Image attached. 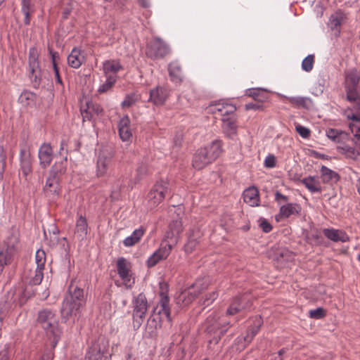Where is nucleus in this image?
Returning a JSON list of instances; mask_svg holds the SVG:
<instances>
[{
	"label": "nucleus",
	"instance_id": "1",
	"mask_svg": "<svg viewBox=\"0 0 360 360\" xmlns=\"http://www.w3.org/2000/svg\"><path fill=\"white\" fill-rule=\"evenodd\" d=\"M221 143L219 140L213 141L210 145L198 149L194 154L193 167L201 169L214 161L221 153Z\"/></svg>",
	"mask_w": 360,
	"mask_h": 360
},
{
	"label": "nucleus",
	"instance_id": "2",
	"mask_svg": "<svg viewBox=\"0 0 360 360\" xmlns=\"http://www.w3.org/2000/svg\"><path fill=\"white\" fill-rule=\"evenodd\" d=\"M31 295V291L22 285L11 290L0 302V314L12 313L14 308L24 304Z\"/></svg>",
	"mask_w": 360,
	"mask_h": 360
},
{
	"label": "nucleus",
	"instance_id": "3",
	"mask_svg": "<svg viewBox=\"0 0 360 360\" xmlns=\"http://www.w3.org/2000/svg\"><path fill=\"white\" fill-rule=\"evenodd\" d=\"M169 193V184L162 180L157 181L147 195V206L150 209L157 207Z\"/></svg>",
	"mask_w": 360,
	"mask_h": 360
},
{
	"label": "nucleus",
	"instance_id": "4",
	"mask_svg": "<svg viewBox=\"0 0 360 360\" xmlns=\"http://www.w3.org/2000/svg\"><path fill=\"white\" fill-rule=\"evenodd\" d=\"M113 156V151L110 148H103L99 151L96 168L97 176H104L110 171L112 167Z\"/></svg>",
	"mask_w": 360,
	"mask_h": 360
},
{
	"label": "nucleus",
	"instance_id": "5",
	"mask_svg": "<svg viewBox=\"0 0 360 360\" xmlns=\"http://www.w3.org/2000/svg\"><path fill=\"white\" fill-rule=\"evenodd\" d=\"M39 322L41 323L42 328L46 331L47 335L51 340L52 347L55 348L62 333L58 323L54 319V316H39Z\"/></svg>",
	"mask_w": 360,
	"mask_h": 360
},
{
	"label": "nucleus",
	"instance_id": "6",
	"mask_svg": "<svg viewBox=\"0 0 360 360\" xmlns=\"http://www.w3.org/2000/svg\"><path fill=\"white\" fill-rule=\"evenodd\" d=\"M29 75L34 87H38L41 82V72L39 61V53L35 47L29 50L28 57Z\"/></svg>",
	"mask_w": 360,
	"mask_h": 360
},
{
	"label": "nucleus",
	"instance_id": "7",
	"mask_svg": "<svg viewBox=\"0 0 360 360\" xmlns=\"http://www.w3.org/2000/svg\"><path fill=\"white\" fill-rule=\"evenodd\" d=\"M262 323L263 321L262 319V316H255L254 326L247 330V334L245 336H239L236 339L233 348H234L236 351L238 352L243 351L246 347V346L252 342L254 337L257 334Z\"/></svg>",
	"mask_w": 360,
	"mask_h": 360
},
{
	"label": "nucleus",
	"instance_id": "8",
	"mask_svg": "<svg viewBox=\"0 0 360 360\" xmlns=\"http://www.w3.org/2000/svg\"><path fill=\"white\" fill-rule=\"evenodd\" d=\"M169 52L168 45L158 37L153 39L146 47V55L153 60L162 58Z\"/></svg>",
	"mask_w": 360,
	"mask_h": 360
},
{
	"label": "nucleus",
	"instance_id": "9",
	"mask_svg": "<svg viewBox=\"0 0 360 360\" xmlns=\"http://www.w3.org/2000/svg\"><path fill=\"white\" fill-rule=\"evenodd\" d=\"M360 75L356 69H351L345 72V89L347 99L356 98L360 91Z\"/></svg>",
	"mask_w": 360,
	"mask_h": 360
},
{
	"label": "nucleus",
	"instance_id": "10",
	"mask_svg": "<svg viewBox=\"0 0 360 360\" xmlns=\"http://www.w3.org/2000/svg\"><path fill=\"white\" fill-rule=\"evenodd\" d=\"M46 261V253L43 250H38L35 254V262L37 267L34 272L30 274V283L39 285L44 278V269Z\"/></svg>",
	"mask_w": 360,
	"mask_h": 360
},
{
	"label": "nucleus",
	"instance_id": "11",
	"mask_svg": "<svg viewBox=\"0 0 360 360\" xmlns=\"http://www.w3.org/2000/svg\"><path fill=\"white\" fill-rule=\"evenodd\" d=\"M208 112L218 115L222 117L235 115L236 107L225 100H220L211 103L207 108Z\"/></svg>",
	"mask_w": 360,
	"mask_h": 360
},
{
	"label": "nucleus",
	"instance_id": "12",
	"mask_svg": "<svg viewBox=\"0 0 360 360\" xmlns=\"http://www.w3.org/2000/svg\"><path fill=\"white\" fill-rule=\"evenodd\" d=\"M117 270L124 285L131 287L134 281L131 279L130 262L124 257H120L117 261Z\"/></svg>",
	"mask_w": 360,
	"mask_h": 360
},
{
	"label": "nucleus",
	"instance_id": "13",
	"mask_svg": "<svg viewBox=\"0 0 360 360\" xmlns=\"http://www.w3.org/2000/svg\"><path fill=\"white\" fill-rule=\"evenodd\" d=\"M200 293L197 284L181 291L176 297V303L181 307L191 304Z\"/></svg>",
	"mask_w": 360,
	"mask_h": 360
},
{
	"label": "nucleus",
	"instance_id": "14",
	"mask_svg": "<svg viewBox=\"0 0 360 360\" xmlns=\"http://www.w3.org/2000/svg\"><path fill=\"white\" fill-rule=\"evenodd\" d=\"M173 248V244L162 243L158 250L153 252L146 261L148 267L155 266L160 261L167 259Z\"/></svg>",
	"mask_w": 360,
	"mask_h": 360
},
{
	"label": "nucleus",
	"instance_id": "15",
	"mask_svg": "<svg viewBox=\"0 0 360 360\" xmlns=\"http://www.w3.org/2000/svg\"><path fill=\"white\" fill-rule=\"evenodd\" d=\"M15 253V248L13 243L4 241L0 245V274L4 266L11 263Z\"/></svg>",
	"mask_w": 360,
	"mask_h": 360
},
{
	"label": "nucleus",
	"instance_id": "16",
	"mask_svg": "<svg viewBox=\"0 0 360 360\" xmlns=\"http://www.w3.org/2000/svg\"><path fill=\"white\" fill-rule=\"evenodd\" d=\"M43 192L49 201L56 200L60 193V180L49 176L43 188Z\"/></svg>",
	"mask_w": 360,
	"mask_h": 360
},
{
	"label": "nucleus",
	"instance_id": "17",
	"mask_svg": "<svg viewBox=\"0 0 360 360\" xmlns=\"http://www.w3.org/2000/svg\"><path fill=\"white\" fill-rule=\"evenodd\" d=\"M148 101L155 105H162L166 102L169 95V90L167 87L157 86L150 90Z\"/></svg>",
	"mask_w": 360,
	"mask_h": 360
},
{
	"label": "nucleus",
	"instance_id": "18",
	"mask_svg": "<svg viewBox=\"0 0 360 360\" xmlns=\"http://www.w3.org/2000/svg\"><path fill=\"white\" fill-rule=\"evenodd\" d=\"M169 298L166 293L162 290L160 292V300L153 308L152 315H170Z\"/></svg>",
	"mask_w": 360,
	"mask_h": 360
},
{
	"label": "nucleus",
	"instance_id": "19",
	"mask_svg": "<svg viewBox=\"0 0 360 360\" xmlns=\"http://www.w3.org/2000/svg\"><path fill=\"white\" fill-rule=\"evenodd\" d=\"M32 158L30 151L22 149L20 154V171L24 177H27L32 171Z\"/></svg>",
	"mask_w": 360,
	"mask_h": 360
},
{
	"label": "nucleus",
	"instance_id": "20",
	"mask_svg": "<svg viewBox=\"0 0 360 360\" xmlns=\"http://www.w3.org/2000/svg\"><path fill=\"white\" fill-rule=\"evenodd\" d=\"M131 121L127 115L122 117L118 122V133L122 141H129L132 136Z\"/></svg>",
	"mask_w": 360,
	"mask_h": 360
},
{
	"label": "nucleus",
	"instance_id": "21",
	"mask_svg": "<svg viewBox=\"0 0 360 360\" xmlns=\"http://www.w3.org/2000/svg\"><path fill=\"white\" fill-rule=\"evenodd\" d=\"M183 231L182 222L181 220L173 221L169 226V231L166 233V238L169 240L166 243L176 244L179 236Z\"/></svg>",
	"mask_w": 360,
	"mask_h": 360
},
{
	"label": "nucleus",
	"instance_id": "22",
	"mask_svg": "<svg viewBox=\"0 0 360 360\" xmlns=\"http://www.w3.org/2000/svg\"><path fill=\"white\" fill-rule=\"evenodd\" d=\"M323 235L328 239L335 243H345L349 240V237L347 233L342 230L333 228L323 229L322 230Z\"/></svg>",
	"mask_w": 360,
	"mask_h": 360
},
{
	"label": "nucleus",
	"instance_id": "23",
	"mask_svg": "<svg viewBox=\"0 0 360 360\" xmlns=\"http://www.w3.org/2000/svg\"><path fill=\"white\" fill-rule=\"evenodd\" d=\"M71 301H76L84 305L85 302L83 290L77 286L71 285L69 287L68 294L65 297V307H68Z\"/></svg>",
	"mask_w": 360,
	"mask_h": 360
},
{
	"label": "nucleus",
	"instance_id": "24",
	"mask_svg": "<svg viewBox=\"0 0 360 360\" xmlns=\"http://www.w3.org/2000/svg\"><path fill=\"white\" fill-rule=\"evenodd\" d=\"M168 72L172 82L181 83L184 79L182 67L179 61H172L168 65Z\"/></svg>",
	"mask_w": 360,
	"mask_h": 360
},
{
	"label": "nucleus",
	"instance_id": "25",
	"mask_svg": "<svg viewBox=\"0 0 360 360\" xmlns=\"http://www.w3.org/2000/svg\"><path fill=\"white\" fill-rule=\"evenodd\" d=\"M222 130L225 135L233 139L237 134V124L236 118L233 116H229L228 117H222Z\"/></svg>",
	"mask_w": 360,
	"mask_h": 360
},
{
	"label": "nucleus",
	"instance_id": "26",
	"mask_svg": "<svg viewBox=\"0 0 360 360\" xmlns=\"http://www.w3.org/2000/svg\"><path fill=\"white\" fill-rule=\"evenodd\" d=\"M40 165L42 167H46L50 165L53 158V150L49 143H43L38 153Z\"/></svg>",
	"mask_w": 360,
	"mask_h": 360
},
{
	"label": "nucleus",
	"instance_id": "27",
	"mask_svg": "<svg viewBox=\"0 0 360 360\" xmlns=\"http://www.w3.org/2000/svg\"><path fill=\"white\" fill-rule=\"evenodd\" d=\"M123 67L119 60H108L103 63V70L105 77L114 76L117 79V72L122 70Z\"/></svg>",
	"mask_w": 360,
	"mask_h": 360
},
{
	"label": "nucleus",
	"instance_id": "28",
	"mask_svg": "<svg viewBox=\"0 0 360 360\" xmlns=\"http://www.w3.org/2000/svg\"><path fill=\"white\" fill-rule=\"evenodd\" d=\"M202 236V233L198 228L193 229L190 231L188 236V241L184 246L186 252H191L198 245L199 240Z\"/></svg>",
	"mask_w": 360,
	"mask_h": 360
},
{
	"label": "nucleus",
	"instance_id": "29",
	"mask_svg": "<svg viewBox=\"0 0 360 360\" xmlns=\"http://www.w3.org/2000/svg\"><path fill=\"white\" fill-rule=\"evenodd\" d=\"M345 15L342 11H337L330 15L328 25L331 30L335 31V35H339L340 26L345 22Z\"/></svg>",
	"mask_w": 360,
	"mask_h": 360
},
{
	"label": "nucleus",
	"instance_id": "30",
	"mask_svg": "<svg viewBox=\"0 0 360 360\" xmlns=\"http://www.w3.org/2000/svg\"><path fill=\"white\" fill-rule=\"evenodd\" d=\"M103 112L101 105L95 103H87L86 109L82 111L83 120H91L94 116H98Z\"/></svg>",
	"mask_w": 360,
	"mask_h": 360
},
{
	"label": "nucleus",
	"instance_id": "31",
	"mask_svg": "<svg viewBox=\"0 0 360 360\" xmlns=\"http://www.w3.org/2000/svg\"><path fill=\"white\" fill-rule=\"evenodd\" d=\"M289 103L296 108L310 109L313 106L312 100L309 97L304 96H285Z\"/></svg>",
	"mask_w": 360,
	"mask_h": 360
},
{
	"label": "nucleus",
	"instance_id": "32",
	"mask_svg": "<svg viewBox=\"0 0 360 360\" xmlns=\"http://www.w3.org/2000/svg\"><path fill=\"white\" fill-rule=\"evenodd\" d=\"M302 210L301 206L297 203H287L280 207L279 215L282 218H288L292 215H297Z\"/></svg>",
	"mask_w": 360,
	"mask_h": 360
},
{
	"label": "nucleus",
	"instance_id": "33",
	"mask_svg": "<svg viewBox=\"0 0 360 360\" xmlns=\"http://www.w3.org/2000/svg\"><path fill=\"white\" fill-rule=\"evenodd\" d=\"M84 61V56L80 49L74 48L68 56V63L72 68H79Z\"/></svg>",
	"mask_w": 360,
	"mask_h": 360
},
{
	"label": "nucleus",
	"instance_id": "34",
	"mask_svg": "<svg viewBox=\"0 0 360 360\" xmlns=\"http://www.w3.org/2000/svg\"><path fill=\"white\" fill-rule=\"evenodd\" d=\"M244 202L250 206H257L259 201V191L255 186H250L243 192Z\"/></svg>",
	"mask_w": 360,
	"mask_h": 360
},
{
	"label": "nucleus",
	"instance_id": "35",
	"mask_svg": "<svg viewBox=\"0 0 360 360\" xmlns=\"http://www.w3.org/2000/svg\"><path fill=\"white\" fill-rule=\"evenodd\" d=\"M302 183L311 193H314L322 192L321 182L319 180L318 177L315 176H309L306 178H304L302 180Z\"/></svg>",
	"mask_w": 360,
	"mask_h": 360
},
{
	"label": "nucleus",
	"instance_id": "36",
	"mask_svg": "<svg viewBox=\"0 0 360 360\" xmlns=\"http://www.w3.org/2000/svg\"><path fill=\"white\" fill-rule=\"evenodd\" d=\"M88 233V224L86 218L82 215L76 221L75 233L79 240H83Z\"/></svg>",
	"mask_w": 360,
	"mask_h": 360
},
{
	"label": "nucleus",
	"instance_id": "37",
	"mask_svg": "<svg viewBox=\"0 0 360 360\" xmlns=\"http://www.w3.org/2000/svg\"><path fill=\"white\" fill-rule=\"evenodd\" d=\"M65 299L63 300L61 313L63 315H77L82 312L84 305L77 302L76 301H71L68 307H65Z\"/></svg>",
	"mask_w": 360,
	"mask_h": 360
},
{
	"label": "nucleus",
	"instance_id": "38",
	"mask_svg": "<svg viewBox=\"0 0 360 360\" xmlns=\"http://www.w3.org/2000/svg\"><path fill=\"white\" fill-rule=\"evenodd\" d=\"M145 233V229L142 227H140L137 229H135L131 236L127 237L123 240V244L125 247H131L135 244L138 243L141 238L143 237Z\"/></svg>",
	"mask_w": 360,
	"mask_h": 360
},
{
	"label": "nucleus",
	"instance_id": "39",
	"mask_svg": "<svg viewBox=\"0 0 360 360\" xmlns=\"http://www.w3.org/2000/svg\"><path fill=\"white\" fill-rule=\"evenodd\" d=\"M148 302L144 295L139 294L134 302V311L139 315H144L147 311Z\"/></svg>",
	"mask_w": 360,
	"mask_h": 360
},
{
	"label": "nucleus",
	"instance_id": "40",
	"mask_svg": "<svg viewBox=\"0 0 360 360\" xmlns=\"http://www.w3.org/2000/svg\"><path fill=\"white\" fill-rule=\"evenodd\" d=\"M321 174L323 183L337 182L340 179V176L336 172L323 165L321 168Z\"/></svg>",
	"mask_w": 360,
	"mask_h": 360
},
{
	"label": "nucleus",
	"instance_id": "41",
	"mask_svg": "<svg viewBox=\"0 0 360 360\" xmlns=\"http://www.w3.org/2000/svg\"><path fill=\"white\" fill-rule=\"evenodd\" d=\"M66 160L56 162L51 167L49 176L60 180V176L66 172Z\"/></svg>",
	"mask_w": 360,
	"mask_h": 360
},
{
	"label": "nucleus",
	"instance_id": "42",
	"mask_svg": "<svg viewBox=\"0 0 360 360\" xmlns=\"http://www.w3.org/2000/svg\"><path fill=\"white\" fill-rule=\"evenodd\" d=\"M246 95L253 98L255 101L259 103H263L268 98L266 94L264 93L262 89H249L246 91Z\"/></svg>",
	"mask_w": 360,
	"mask_h": 360
},
{
	"label": "nucleus",
	"instance_id": "43",
	"mask_svg": "<svg viewBox=\"0 0 360 360\" xmlns=\"http://www.w3.org/2000/svg\"><path fill=\"white\" fill-rule=\"evenodd\" d=\"M349 127L354 134V141L356 146L360 149V122H350Z\"/></svg>",
	"mask_w": 360,
	"mask_h": 360
},
{
	"label": "nucleus",
	"instance_id": "44",
	"mask_svg": "<svg viewBox=\"0 0 360 360\" xmlns=\"http://www.w3.org/2000/svg\"><path fill=\"white\" fill-rule=\"evenodd\" d=\"M105 77L106 79L105 82L102 84L98 89V91L100 94H103L109 91L117 82V79H115L114 76H109Z\"/></svg>",
	"mask_w": 360,
	"mask_h": 360
},
{
	"label": "nucleus",
	"instance_id": "45",
	"mask_svg": "<svg viewBox=\"0 0 360 360\" xmlns=\"http://www.w3.org/2000/svg\"><path fill=\"white\" fill-rule=\"evenodd\" d=\"M34 98L35 95L33 93L29 91H24L20 95L18 100L22 105H29L34 102Z\"/></svg>",
	"mask_w": 360,
	"mask_h": 360
},
{
	"label": "nucleus",
	"instance_id": "46",
	"mask_svg": "<svg viewBox=\"0 0 360 360\" xmlns=\"http://www.w3.org/2000/svg\"><path fill=\"white\" fill-rule=\"evenodd\" d=\"M243 308L240 299L236 298L227 309V315H234L235 314L243 312Z\"/></svg>",
	"mask_w": 360,
	"mask_h": 360
},
{
	"label": "nucleus",
	"instance_id": "47",
	"mask_svg": "<svg viewBox=\"0 0 360 360\" xmlns=\"http://www.w3.org/2000/svg\"><path fill=\"white\" fill-rule=\"evenodd\" d=\"M314 62V55L307 56L302 63V68L306 72H310L313 69Z\"/></svg>",
	"mask_w": 360,
	"mask_h": 360
},
{
	"label": "nucleus",
	"instance_id": "48",
	"mask_svg": "<svg viewBox=\"0 0 360 360\" xmlns=\"http://www.w3.org/2000/svg\"><path fill=\"white\" fill-rule=\"evenodd\" d=\"M138 100V96L135 94L127 95L122 102L121 105L122 108H129L133 105Z\"/></svg>",
	"mask_w": 360,
	"mask_h": 360
},
{
	"label": "nucleus",
	"instance_id": "49",
	"mask_svg": "<svg viewBox=\"0 0 360 360\" xmlns=\"http://www.w3.org/2000/svg\"><path fill=\"white\" fill-rule=\"evenodd\" d=\"M345 155L352 159H356L359 155L358 150L351 146H345L342 148Z\"/></svg>",
	"mask_w": 360,
	"mask_h": 360
},
{
	"label": "nucleus",
	"instance_id": "50",
	"mask_svg": "<svg viewBox=\"0 0 360 360\" xmlns=\"http://www.w3.org/2000/svg\"><path fill=\"white\" fill-rule=\"evenodd\" d=\"M21 11L24 15L33 11L31 0H21Z\"/></svg>",
	"mask_w": 360,
	"mask_h": 360
},
{
	"label": "nucleus",
	"instance_id": "51",
	"mask_svg": "<svg viewBox=\"0 0 360 360\" xmlns=\"http://www.w3.org/2000/svg\"><path fill=\"white\" fill-rule=\"evenodd\" d=\"M6 166V153L3 147L0 146V179L3 178Z\"/></svg>",
	"mask_w": 360,
	"mask_h": 360
},
{
	"label": "nucleus",
	"instance_id": "52",
	"mask_svg": "<svg viewBox=\"0 0 360 360\" xmlns=\"http://www.w3.org/2000/svg\"><path fill=\"white\" fill-rule=\"evenodd\" d=\"M101 357V354L95 349L89 350L84 360H98Z\"/></svg>",
	"mask_w": 360,
	"mask_h": 360
},
{
	"label": "nucleus",
	"instance_id": "53",
	"mask_svg": "<svg viewBox=\"0 0 360 360\" xmlns=\"http://www.w3.org/2000/svg\"><path fill=\"white\" fill-rule=\"evenodd\" d=\"M295 130L304 139H307L310 136V130L300 124L295 126Z\"/></svg>",
	"mask_w": 360,
	"mask_h": 360
},
{
	"label": "nucleus",
	"instance_id": "54",
	"mask_svg": "<svg viewBox=\"0 0 360 360\" xmlns=\"http://www.w3.org/2000/svg\"><path fill=\"white\" fill-rule=\"evenodd\" d=\"M160 316H148L147 320V326L149 328H157L158 326H160Z\"/></svg>",
	"mask_w": 360,
	"mask_h": 360
},
{
	"label": "nucleus",
	"instance_id": "55",
	"mask_svg": "<svg viewBox=\"0 0 360 360\" xmlns=\"http://www.w3.org/2000/svg\"><path fill=\"white\" fill-rule=\"evenodd\" d=\"M10 345H5L4 348L0 351V360H8L10 352Z\"/></svg>",
	"mask_w": 360,
	"mask_h": 360
},
{
	"label": "nucleus",
	"instance_id": "56",
	"mask_svg": "<svg viewBox=\"0 0 360 360\" xmlns=\"http://www.w3.org/2000/svg\"><path fill=\"white\" fill-rule=\"evenodd\" d=\"M259 226L264 233H269L272 230V226L266 219H260Z\"/></svg>",
	"mask_w": 360,
	"mask_h": 360
},
{
	"label": "nucleus",
	"instance_id": "57",
	"mask_svg": "<svg viewBox=\"0 0 360 360\" xmlns=\"http://www.w3.org/2000/svg\"><path fill=\"white\" fill-rule=\"evenodd\" d=\"M264 166L267 168H273L276 166V158L274 155H268L264 160Z\"/></svg>",
	"mask_w": 360,
	"mask_h": 360
},
{
	"label": "nucleus",
	"instance_id": "58",
	"mask_svg": "<svg viewBox=\"0 0 360 360\" xmlns=\"http://www.w3.org/2000/svg\"><path fill=\"white\" fill-rule=\"evenodd\" d=\"M340 134L341 133L339 131L334 129H328L326 130L327 136L333 141H336Z\"/></svg>",
	"mask_w": 360,
	"mask_h": 360
},
{
	"label": "nucleus",
	"instance_id": "59",
	"mask_svg": "<svg viewBox=\"0 0 360 360\" xmlns=\"http://www.w3.org/2000/svg\"><path fill=\"white\" fill-rule=\"evenodd\" d=\"M261 103H259V102L258 103H249L245 104V108L247 110H261V109H262V105Z\"/></svg>",
	"mask_w": 360,
	"mask_h": 360
},
{
	"label": "nucleus",
	"instance_id": "60",
	"mask_svg": "<svg viewBox=\"0 0 360 360\" xmlns=\"http://www.w3.org/2000/svg\"><path fill=\"white\" fill-rule=\"evenodd\" d=\"M279 256L283 260L288 261L292 259V254L287 250H282L279 252Z\"/></svg>",
	"mask_w": 360,
	"mask_h": 360
},
{
	"label": "nucleus",
	"instance_id": "61",
	"mask_svg": "<svg viewBox=\"0 0 360 360\" xmlns=\"http://www.w3.org/2000/svg\"><path fill=\"white\" fill-rule=\"evenodd\" d=\"M308 239L314 240L316 243H319L321 239L320 232L319 231H316L314 233H309Z\"/></svg>",
	"mask_w": 360,
	"mask_h": 360
},
{
	"label": "nucleus",
	"instance_id": "62",
	"mask_svg": "<svg viewBox=\"0 0 360 360\" xmlns=\"http://www.w3.org/2000/svg\"><path fill=\"white\" fill-rule=\"evenodd\" d=\"M275 200L278 202L281 203V202H287L288 201V197L283 195L278 191H276L275 193Z\"/></svg>",
	"mask_w": 360,
	"mask_h": 360
},
{
	"label": "nucleus",
	"instance_id": "63",
	"mask_svg": "<svg viewBox=\"0 0 360 360\" xmlns=\"http://www.w3.org/2000/svg\"><path fill=\"white\" fill-rule=\"evenodd\" d=\"M309 315H324V309L322 307H318L314 309H311L308 312Z\"/></svg>",
	"mask_w": 360,
	"mask_h": 360
},
{
	"label": "nucleus",
	"instance_id": "64",
	"mask_svg": "<svg viewBox=\"0 0 360 360\" xmlns=\"http://www.w3.org/2000/svg\"><path fill=\"white\" fill-rule=\"evenodd\" d=\"M350 102H354L355 105L354 108L360 112V95L359 93L357 94L356 98L355 99H347Z\"/></svg>",
	"mask_w": 360,
	"mask_h": 360
}]
</instances>
